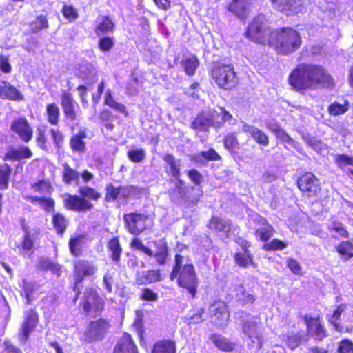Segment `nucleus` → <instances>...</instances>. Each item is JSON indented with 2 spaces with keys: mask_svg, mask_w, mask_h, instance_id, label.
<instances>
[{
  "mask_svg": "<svg viewBox=\"0 0 353 353\" xmlns=\"http://www.w3.org/2000/svg\"><path fill=\"white\" fill-rule=\"evenodd\" d=\"M288 82L294 90L300 93L319 86L330 88L334 85V79L324 67L306 63H299L292 69Z\"/></svg>",
  "mask_w": 353,
  "mask_h": 353,
  "instance_id": "f257e3e1",
  "label": "nucleus"
},
{
  "mask_svg": "<svg viewBox=\"0 0 353 353\" xmlns=\"http://www.w3.org/2000/svg\"><path fill=\"white\" fill-rule=\"evenodd\" d=\"M170 281H175L182 292H185L191 299L196 298L199 285L196 268L192 263H184V256L176 254L174 264L169 274Z\"/></svg>",
  "mask_w": 353,
  "mask_h": 353,
  "instance_id": "f03ea898",
  "label": "nucleus"
},
{
  "mask_svg": "<svg viewBox=\"0 0 353 353\" xmlns=\"http://www.w3.org/2000/svg\"><path fill=\"white\" fill-rule=\"evenodd\" d=\"M273 35L270 41V47L276 54L289 56L298 51L302 46L301 34L290 26H283L272 30Z\"/></svg>",
  "mask_w": 353,
  "mask_h": 353,
  "instance_id": "7ed1b4c3",
  "label": "nucleus"
},
{
  "mask_svg": "<svg viewBox=\"0 0 353 353\" xmlns=\"http://www.w3.org/2000/svg\"><path fill=\"white\" fill-rule=\"evenodd\" d=\"M79 195L67 193L63 197V207L68 211L77 213L86 212L94 208L91 201H97L102 195L97 189L83 185L79 188Z\"/></svg>",
  "mask_w": 353,
  "mask_h": 353,
  "instance_id": "20e7f679",
  "label": "nucleus"
},
{
  "mask_svg": "<svg viewBox=\"0 0 353 353\" xmlns=\"http://www.w3.org/2000/svg\"><path fill=\"white\" fill-rule=\"evenodd\" d=\"M210 77L219 88L225 91L234 90L240 84L238 74L230 63L214 64L211 69Z\"/></svg>",
  "mask_w": 353,
  "mask_h": 353,
  "instance_id": "39448f33",
  "label": "nucleus"
},
{
  "mask_svg": "<svg viewBox=\"0 0 353 353\" xmlns=\"http://www.w3.org/2000/svg\"><path fill=\"white\" fill-rule=\"evenodd\" d=\"M272 30L266 25L263 19L258 16L249 23L245 32V37L253 43L270 47V41L273 35Z\"/></svg>",
  "mask_w": 353,
  "mask_h": 353,
  "instance_id": "423d86ee",
  "label": "nucleus"
},
{
  "mask_svg": "<svg viewBox=\"0 0 353 353\" xmlns=\"http://www.w3.org/2000/svg\"><path fill=\"white\" fill-rule=\"evenodd\" d=\"M79 307L85 314L101 315L105 310V301L96 288L88 287L80 299Z\"/></svg>",
  "mask_w": 353,
  "mask_h": 353,
  "instance_id": "0eeeda50",
  "label": "nucleus"
},
{
  "mask_svg": "<svg viewBox=\"0 0 353 353\" xmlns=\"http://www.w3.org/2000/svg\"><path fill=\"white\" fill-rule=\"evenodd\" d=\"M296 185L301 191L302 196L318 199L321 196L322 187L319 178L312 172L301 173L296 181Z\"/></svg>",
  "mask_w": 353,
  "mask_h": 353,
  "instance_id": "6e6552de",
  "label": "nucleus"
},
{
  "mask_svg": "<svg viewBox=\"0 0 353 353\" xmlns=\"http://www.w3.org/2000/svg\"><path fill=\"white\" fill-rule=\"evenodd\" d=\"M97 272V267L91 261L78 259L74 262L73 274L74 283L72 287L76 292L74 301H77L81 294L82 283L86 277L93 276Z\"/></svg>",
  "mask_w": 353,
  "mask_h": 353,
  "instance_id": "1a4fd4ad",
  "label": "nucleus"
},
{
  "mask_svg": "<svg viewBox=\"0 0 353 353\" xmlns=\"http://www.w3.org/2000/svg\"><path fill=\"white\" fill-rule=\"evenodd\" d=\"M104 200L107 203L112 201H122L127 203L128 200L136 198L141 191L134 185L114 186L112 183H108L105 187Z\"/></svg>",
  "mask_w": 353,
  "mask_h": 353,
  "instance_id": "9d476101",
  "label": "nucleus"
},
{
  "mask_svg": "<svg viewBox=\"0 0 353 353\" xmlns=\"http://www.w3.org/2000/svg\"><path fill=\"white\" fill-rule=\"evenodd\" d=\"M111 327L108 319L99 317L88 322L83 332L84 341L92 343L103 341Z\"/></svg>",
  "mask_w": 353,
  "mask_h": 353,
  "instance_id": "9b49d317",
  "label": "nucleus"
},
{
  "mask_svg": "<svg viewBox=\"0 0 353 353\" xmlns=\"http://www.w3.org/2000/svg\"><path fill=\"white\" fill-rule=\"evenodd\" d=\"M148 214L138 211L126 213L123 215V221L127 231L134 236H138L148 229Z\"/></svg>",
  "mask_w": 353,
  "mask_h": 353,
  "instance_id": "f8f14e48",
  "label": "nucleus"
},
{
  "mask_svg": "<svg viewBox=\"0 0 353 353\" xmlns=\"http://www.w3.org/2000/svg\"><path fill=\"white\" fill-rule=\"evenodd\" d=\"M303 320L308 336L316 341H322L328 336L327 329L319 315L311 316L305 314L303 316Z\"/></svg>",
  "mask_w": 353,
  "mask_h": 353,
  "instance_id": "ddd939ff",
  "label": "nucleus"
},
{
  "mask_svg": "<svg viewBox=\"0 0 353 353\" xmlns=\"http://www.w3.org/2000/svg\"><path fill=\"white\" fill-rule=\"evenodd\" d=\"M274 8L285 15L292 17L302 12L305 8V0H270Z\"/></svg>",
  "mask_w": 353,
  "mask_h": 353,
  "instance_id": "4468645a",
  "label": "nucleus"
},
{
  "mask_svg": "<svg viewBox=\"0 0 353 353\" xmlns=\"http://www.w3.org/2000/svg\"><path fill=\"white\" fill-rule=\"evenodd\" d=\"M209 314L215 324L222 325L230 319V312L228 305L224 301L217 299L209 305Z\"/></svg>",
  "mask_w": 353,
  "mask_h": 353,
  "instance_id": "2eb2a0df",
  "label": "nucleus"
},
{
  "mask_svg": "<svg viewBox=\"0 0 353 353\" xmlns=\"http://www.w3.org/2000/svg\"><path fill=\"white\" fill-rule=\"evenodd\" d=\"M39 317L35 309H29L24 313V319L22 322L19 332V338L21 341L26 343L30 334L33 332L39 323Z\"/></svg>",
  "mask_w": 353,
  "mask_h": 353,
  "instance_id": "dca6fc26",
  "label": "nucleus"
},
{
  "mask_svg": "<svg viewBox=\"0 0 353 353\" xmlns=\"http://www.w3.org/2000/svg\"><path fill=\"white\" fill-rule=\"evenodd\" d=\"M10 130L24 143H28L32 139L33 130L26 117L14 119L10 124Z\"/></svg>",
  "mask_w": 353,
  "mask_h": 353,
  "instance_id": "f3484780",
  "label": "nucleus"
},
{
  "mask_svg": "<svg viewBox=\"0 0 353 353\" xmlns=\"http://www.w3.org/2000/svg\"><path fill=\"white\" fill-rule=\"evenodd\" d=\"M61 105L66 120L74 121L78 117L79 104L73 97L72 93L64 91L61 94Z\"/></svg>",
  "mask_w": 353,
  "mask_h": 353,
  "instance_id": "a211bd4d",
  "label": "nucleus"
},
{
  "mask_svg": "<svg viewBox=\"0 0 353 353\" xmlns=\"http://www.w3.org/2000/svg\"><path fill=\"white\" fill-rule=\"evenodd\" d=\"M112 353H139V350L132 335L123 332L117 341Z\"/></svg>",
  "mask_w": 353,
  "mask_h": 353,
  "instance_id": "6ab92c4d",
  "label": "nucleus"
},
{
  "mask_svg": "<svg viewBox=\"0 0 353 353\" xmlns=\"http://www.w3.org/2000/svg\"><path fill=\"white\" fill-rule=\"evenodd\" d=\"M153 244L155 250H151V254H148L149 257H154L157 265L163 266L167 263L169 256V248L165 239H161L158 241H154Z\"/></svg>",
  "mask_w": 353,
  "mask_h": 353,
  "instance_id": "aec40b11",
  "label": "nucleus"
},
{
  "mask_svg": "<svg viewBox=\"0 0 353 353\" xmlns=\"http://www.w3.org/2000/svg\"><path fill=\"white\" fill-rule=\"evenodd\" d=\"M256 223L261 226L254 230L255 237L262 242L266 243L275 234L274 228L268 222L266 218L259 216L255 221Z\"/></svg>",
  "mask_w": 353,
  "mask_h": 353,
  "instance_id": "412c9836",
  "label": "nucleus"
},
{
  "mask_svg": "<svg viewBox=\"0 0 353 353\" xmlns=\"http://www.w3.org/2000/svg\"><path fill=\"white\" fill-rule=\"evenodd\" d=\"M252 0H231L226 10L240 19L245 20L249 14Z\"/></svg>",
  "mask_w": 353,
  "mask_h": 353,
  "instance_id": "4be33fe9",
  "label": "nucleus"
},
{
  "mask_svg": "<svg viewBox=\"0 0 353 353\" xmlns=\"http://www.w3.org/2000/svg\"><path fill=\"white\" fill-rule=\"evenodd\" d=\"M220 112L212 110L208 115L211 127L215 129H220L223 127L226 122L230 121L233 117L224 107H219Z\"/></svg>",
  "mask_w": 353,
  "mask_h": 353,
  "instance_id": "5701e85b",
  "label": "nucleus"
},
{
  "mask_svg": "<svg viewBox=\"0 0 353 353\" xmlns=\"http://www.w3.org/2000/svg\"><path fill=\"white\" fill-rule=\"evenodd\" d=\"M87 137V129L85 128H80L77 133L71 135L69 145L73 153L82 154L85 152L86 142L85 139Z\"/></svg>",
  "mask_w": 353,
  "mask_h": 353,
  "instance_id": "b1692460",
  "label": "nucleus"
},
{
  "mask_svg": "<svg viewBox=\"0 0 353 353\" xmlns=\"http://www.w3.org/2000/svg\"><path fill=\"white\" fill-rule=\"evenodd\" d=\"M163 276L159 269H150L141 272H137L135 276V283L137 285L152 284L160 282Z\"/></svg>",
  "mask_w": 353,
  "mask_h": 353,
  "instance_id": "393cba45",
  "label": "nucleus"
},
{
  "mask_svg": "<svg viewBox=\"0 0 353 353\" xmlns=\"http://www.w3.org/2000/svg\"><path fill=\"white\" fill-rule=\"evenodd\" d=\"M0 98L3 100L21 101L23 99V96L8 81H3L0 85Z\"/></svg>",
  "mask_w": 353,
  "mask_h": 353,
  "instance_id": "a878e982",
  "label": "nucleus"
},
{
  "mask_svg": "<svg viewBox=\"0 0 353 353\" xmlns=\"http://www.w3.org/2000/svg\"><path fill=\"white\" fill-rule=\"evenodd\" d=\"M32 157V152L27 146H21L18 148H10L3 155L2 159L4 161H16L21 159H30Z\"/></svg>",
  "mask_w": 353,
  "mask_h": 353,
  "instance_id": "bb28decb",
  "label": "nucleus"
},
{
  "mask_svg": "<svg viewBox=\"0 0 353 353\" xmlns=\"http://www.w3.org/2000/svg\"><path fill=\"white\" fill-rule=\"evenodd\" d=\"M51 224L56 234L62 237L68 230L69 220L63 213L55 212L52 214Z\"/></svg>",
  "mask_w": 353,
  "mask_h": 353,
  "instance_id": "cd10ccee",
  "label": "nucleus"
},
{
  "mask_svg": "<svg viewBox=\"0 0 353 353\" xmlns=\"http://www.w3.org/2000/svg\"><path fill=\"white\" fill-rule=\"evenodd\" d=\"M150 353H176V341L170 339L158 340L153 344Z\"/></svg>",
  "mask_w": 353,
  "mask_h": 353,
  "instance_id": "c85d7f7f",
  "label": "nucleus"
},
{
  "mask_svg": "<svg viewBox=\"0 0 353 353\" xmlns=\"http://www.w3.org/2000/svg\"><path fill=\"white\" fill-rule=\"evenodd\" d=\"M169 195L172 200H183L185 203H191L195 205L198 202V199L190 201L187 196L186 187L184 185L183 181L178 179V181L174 189L169 190Z\"/></svg>",
  "mask_w": 353,
  "mask_h": 353,
  "instance_id": "c756f323",
  "label": "nucleus"
},
{
  "mask_svg": "<svg viewBox=\"0 0 353 353\" xmlns=\"http://www.w3.org/2000/svg\"><path fill=\"white\" fill-rule=\"evenodd\" d=\"M61 179L65 185L72 183L78 185L80 179V172L70 166L68 163L62 164Z\"/></svg>",
  "mask_w": 353,
  "mask_h": 353,
  "instance_id": "7c9ffc66",
  "label": "nucleus"
},
{
  "mask_svg": "<svg viewBox=\"0 0 353 353\" xmlns=\"http://www.w3.org/2000/svg\"><path fill=\"white\" fill-rule=\"evenodd\" d=\"M25 199L33 204H39L46 212H55V201L50 196L47 197L28 195L26 196Z\"/></svg>",
  "mask_w": 353,
  "mask_h": 353,
  "instance_id": "2f4dec72",
  "label": "nucleus"
},
{
  "mask_svg": "<svg viewBox=\"0 0 353 353\" xmlns=\"http://www.w3.org/2000/svg\"><path fill=\"white\" fill-rule=\"evenodd\" d=\"M114 30L115 23L110 17L107 15L102 16L101 21H99L94 28V32L98 37L113 33Z\"/></svg>",
  "mask_w": 353,
  "mask_h": 353,
  "instance_id": "473e14b6",
  "label": "nucleus"
},
{
  "mask_svg": "<svg viewBox=\"0 0 353 353\" xmlns=\"http://www.w3.org/2000/svg\"><path fill=\"white\" fill-rule=\"evenodd\" d=\"M208 229L217 232L228 233L231 230L230 223L222 218L213 215L207 225Z\"/></svg>",
  "mask_w": 353,
  "mask_h": 353,
  "instance_id": "72a5a7b5",
  "label": "nucleus"
},
{
  "mask_svg": "<svg viewBox=\"0 0 353 353\" xmlns=\"http://www.w3.org/2000/svg\"><path fill=\"white\" fill-rule=\"evenodd\" d=\"M233 258L235 263L240 268H246L248 266H252L256 268L257 267V263L251 252H236L234 254Z\"/></svg>",
  "mask_w": 353,
  "mask_h": 353,
  "instance_id": "f704fd0d",
  "label": "nucleus"
},
{
  "mask_svg": "<svg viewBox=\"0 0 353 353\" xmlns=\"http://www.w3.org/2000/svg\"><path fill=\"white\" fill-rule=\"evenodd\" d=\"M104 105H106L111 109L123 114L125 117L129 115L126 106L121 103H119L114 99L111 90H108L105 93L104 97Z\"/></svg>",
  "mask_w": 353,
  "mask_h": 353,
  "instance_id": "c9c22d12",
  "label": "nucleus"
},
{
  "mask_svg": "<svg viewBox=\"0 0 353 353\" xmlns=\"http://www.w3.org/2000/svg\"><path fill=\"white\" fill-rule=\"evenodd\" d=\"M163 160L169 166L168 170H166L167 174L174 179H179L181 176V168L180 164L179 163L180 161H177L175 157L170 153L165 154L163 157Z\"/></svg>",
  "mask_w": 353,
  "mask_h": 353,
  "instance_id": "e433bc0d",
  "label": "nucleus"
},
{
  "mask_svg": "<svg viewBox=\"0 0 353 353\" xmlns=\"http://www.w3.org/2000/svg\"><path fill=\"white\" fill-rule=\"evenodd\" d=\"M13 175V168L10 165L6 163L0 164V190L8 189Z\"/></svg>",
  "mask_w": 353,
  "mask_h": 353,
  "instance_id": "4c0bfd02",
  "label": "nucleus"
},
{
  "mask_svg": "<svg viewBox=\"0 0 353 353\" xmlns=\"http://www.w3.org/2000/svg\"><path fill=\"white\" fill-rule=\"evenodd\" d=\"M210 339L216 347L221 351L230 352L235 348L234 343L221 334H214L211 336Z\"/></svg>",
  "mask_w": 353,
  "mask_h": 353,
  "instance_id": "58836bf2",
  "label": "nucleus"
},
{
  "mask_svg": "<svg viewBox=\"0 0 353 353\" xmlns=\"http://www.w3.org/2000/svg\"><path fill=\"white\" fill-rule=\"evenodd\" d=\"M61 112L59 106L54 103H48L46 106V117L47 122L53 126L59 123Z\"/></svg>",
  "mask_w": 353,
  "mask_h": 353,
  "instance_id": "ea45409f",
  "label": "nucleus"
},
{
  "mask_svg": "<svg viewBox=\"0 0 353 353\" xmlns=\"http://www.w3.org/2000/svg\"><path fill=\"white\" fill-rule=\"evenodd\" d=\"M85 236L83 234H79L71 236L68 241V247L70 254L79 257L83 254V245L84 244Z\"/></svg>",
  "mask_w": 353,
  "mask_h": 353,
  "instance_id": "a19ab883",
  "label": "nucleus"
},
{
  "mask_svg": "<svg viewBox=\"0 0 353 353\" xmlns=\"http://www.w3.org/2000/svg\"><path fill=\"white\" fill-rule=\"evenodd\" d=\"M336 250L345 261L353 258V238L350 240L341 241L336 246Z\"/></svg>",
  "mask_w": 353,
  "mask_h": 353,
  "instance_id": "79ce46f5",
  "label": "nucleus"
},
{
  "mask_svg": "<svg viewBox=\"0 0 353 353\" xmlns=\"http://www.w3.org/2000/svg\"><path fill=\"white\" fill-rule=\"evenodd\" d=\"M28 26L29 32L32 34H38L43 30L48 29L50 26L47 17L43 14L37 16Z\"/></svg>",
  "mask_w": 353,
  "mask_h": 353,
  "instance_id": "37998d69",
  "label": "nucleus"
},
{
  "mask_svg": "<svg viewBox=\"0 0 353 353\" xmlns=\"http://www.w3.org/2000/svg\"><path fill=\"white\" fill-rule=\"evenodd\" d=\"M347 308V305L346 303H341L336 305L327 319L328 323L332 325L337 332H341L343 331V327L339 324V321L342 313L344 312Z\"/></svg>",
  "mask_w": 353,
  "mask_h": 353,
  "instance_id": "c03bdc74",
  "label": "nucleus"
},
{
  "mask_svg": "<svg viewBox=\"0 0 353 353\" xmlns=\"http://www.w3.org/2000/svg\"><path fill=\"white\" fill-rule=\"evenodd\" d=\"M190 127L195 131L208 132L211 125L208 116L204 112H201L193 119Z\"/></svg>",
  "mask_w": 353,
  "mask_h": 353,
  "instance_id": "a18cd8bd",
  "label": "nucleus"
},
{
  "mask_svg": "<svg viewBox=\"0 0 353 353\" xmlns=\"http://www.w3.org/2000/svg\"><path fill=\"white\" fill-rule=\"evenodd\" d=\"M107 248L111 253V259L117 263H119L121 260L123 250L119 237L114 236L111 238L107 243Z\"/></svg>",
  "mask_w": 353,
  "mask_h": 353,
  "instance_id": "49530a36",
  "label": "nucleus"
},
{
  "mask_svg": "<svg viewBox=\"0 0 353 353\" xmlns=\"http://www.w3.org/2000/svg\"><path fill=\"white\" fill-rule=\"evenodd\" d=\"M246 132L250 134L252 138L259 145L263 147H266L269 145L268 136L261 129L254 126H249Z\"/></svg>",
  "mask_w": 353,
  "mask_h": 353,
  "instance_id": "de8ad7c7",
  "label": "nucleus"
},
{
  "mask_svg": "<svg viewBox=\"0 0 353 353\" xmlns=\"http://www.w3.org/2000/svg\"><path fill=\"white\" fill-rule=\"evenodd\" d=\"M181 65L185 74L188 76L192 77L195 74L196 70L199 68L200 61L196 55H191L183 59L181 61Z\"/></svg>",
  "mask_w": 353,
  "mask_h": 353,
  "instance_id": "09e8293b",
  "label": "nucleus"
},
{
  "mask_svg": "<svg viewBox=\"0 0 353 353\" xmlns=\"http://www.w3.org/2000/svg\"><path fill=\"white\" fill-rule=\"evenodd\" d=\"M224 148L230 153L235 152L240 146L236 132L226 134L223 139Z\"/></svg>",
  "mask_w": 353,
  "mask_h": 353,
  "instance_id": "8fccbe9b",
  "label": "nucleus"
},
{
  "mask_svg": "<svg viewBox=\"0 0 353 353\" xmlns=\"http://www.w3.org/2000/svg\"><path fill=\"white\" fill-rule=\"evenodd\" d=\"M31 188L39 193L43 194H51V193L54 190L53 185L49 179H40L37 181L32 183L30 185Z\"/></svg>",
  "mask_w": 353,
  "mask_h": 353,
  "instance_id": "3c124183",
  "label": "nucleus"
},
{
  "mask_svg": "<svg viewBox=\"0 0 353 353\" xmlns=\"http://www.w3.org/2000/svg\"><path fill=\"white\" fill-rule=\"evenodd\" d=\"M350 108V103L347 100H345L343 104L337 101H334L327 107V112L330 116L336 117L346 113Z\"/></svg>",
  "mask_w": 353,
  "mask_h": 353,
  "instance_id": "603ef678",
  "label": "nucleus"
},
{
  "mask_svg": "<svg viewBox=\"0 0 353 353\" xmlns=\"http://www.w3.org/2000/svg\"><path fill=\"white\" fill-rule=\"evenodd\" d=\"M135 314L136 317L133 322V327L137 333L139 341H141L144 340V334L145 333L143 324L144 314L140 310H137Z\"/></svg>",
  "mask_w": 353,
  "mask_h": 353,
  "instance_id": "864d4df0",
  "label": "nucleus"
},
{
  "mask_svg": "<svg viewBox=\"0 0 353 353\" xmlns=\"http://www.w3.org/2000/svg\"><path fill=\"white\" fill-rule=\"evenodd\" d=\"M21 288L24 293V296L27 300L28 304L32 303V294L38 289L39 285L35 282L28 281L23 279L21 284Z\"/></svg>",
  "mask_w": 353,
  "mask_h": 353,
  "instance_id": "5fc2aeb1",
  "label": "nucleus"
},
{
  "mask_svg": "<svg viewBox=\"0 0 353 353\" xmlns=\"http://www.w3.org/2000/svg\"><path fill=\"white\" fill-rule=\"evenodd\" d=\"M241 288H242V290L240 293L236 294L237 303L241 307H245L248 305H252L256 301L255 296L248 293L242 285H241Z\"/></svg>",
  "mask_w": 353,
  "mask_h": 353,
  "instance_id": "6e6d98bb",
  "label": "nucleus"
},
{
  "mask_svg": "<svg viewBox=\"0 0 353 353\" xmlns=\"http://www.w3.org/2000/svg\"><path fill=\"white\" fill-rule=\"evenodd\" d=\"M128 159L134 163H139L146 158V152L143 148H134L128 151Z\"/></svg>",
  "mask_w": 353,
  "mask_h": 353,
  "instance_id": "4d7b16f0",
  "label": "nucleus"
},
{
  "mask_svg": "<svg viewBox=\"0 0 353 353\" xmlns=\"http://www.w3.org/2000/svg\"><path fill=\"white\" fill-rule=\"evenodd\" d=\"M287 247V243L279 239H273L270 242L264 243L263 249L266 252L280 251L285 249Z\"/></svg>",
  "mask_w": 353,
  "mask_h": 353,
  "instance_id": "13d9d810",
  "label": "nucleus"
},
{
  "mask_svg": "<svg viewBox=\"0 0 353 353\" xmlns=\"http://www.w3.org/2000/svg\"><path fill=\"white\" fill-rule=\"evenodd\" d=\"M50 134L54 146L58 150L61 149L65 144V136L63 132L57 128H51Z\"/></svg>",
  "mask_w": 353,
  "mask_h": 353,
  "instance_id": "bf43d9fd",
  "label": "nucleus"
},
{
  "mask_svg": "<svg viewBox=\"0 0 353 353\" xmlns=\"http://www.w3.org/2000/svg\"><path fill=\"white\" fill-rule=\"evenodd\" d=\"M330 232H334L341 238L347 239L350 236L349 232L347 230L344 225L338 221H332V224L327 228Z\"/></svg>",
  "mask_w": 353,
  "mask_h": 353,
  "instance_id": "052dcab7",
  "label": "nucleus"
},
{
  "mask_svg": "<svg viewBox=\"0 0 353 353\" xmlns=\"http://www.w3.org/2000/svg\"><path fill=\"white\" fill-rule=\"evenodd\" d=\"M114 37L101 36L98 40L97 46L101 52H109L114 46Z\"/></svg>",
  "mask_w": 353,
  "mask_h": 353,
  "instance_id": "680f3d73",
  "label": "nucleus"
},
{
  "mask_svg": "<svg viewBox=\"0 0 353 353\" xmlns=\"http://www.w3.org/2000/svg\"><path fill=\"white\" fill-rule=\"evenodd\" d=\"M303 336L300 333H292V334L287 336L285 339V344L288 348L293 350L301 344Z\"/></svg>",
  "mask_w": 353,
  "mask_h": 353,
  "instance_id": "e2e57ef3",
  "label": "nucleus"
},
{
  "mask_svg": "<svg viewBox=\"0 0 353 353\" xmlns=\"http://www.w3.org/2000/svg\"><path fill=\"white\" fill-rule=\"evenodd\" d=\"M334 163L338 168L342 169L346 166L353 165V157L344 154H339L334 157Z\"/></svg>",
  "mask_w": 353,
  "mask_h": 353,
  "instance_id": "0e129e2a",
  "label": "nucleus"
},
{
  "mask_svg": "<svg viewBox=\"0 0 353 353\" xmlns=\"http://www.w3.org/2000/svg\"><path fill=\"white\" fill-rule=\"evenodd\" d=\"M39 268L43 271L50 270L55 273H59L60 266L47 259H41L39 262Z\"/></svg>",
  "mask_w": 353,
  "mask_h": 353,
  "instance_id": "69168bd1",
  "label": "nucleus"
},
{
  "mask_svg": "<svg viewBox=\"0 0 353 353\" xmlns=\"http://www.w3.org/2000/svg\"><path fill=\"white\" fill-rule=\"evenodd\" d=\"M36 143L39 148L43 150H46L48 149V138L46 134V130L40 127L37 129Z\"/></svg>",
  "mask_w": 353,
  "mask_h": 353,
  "instance_id": "338daca9",
  "label": "nucleus"
},
{
  "mask_svg": "<svg viewBox=\"0 0 353 353\" xmlns=\"http://www.w3.org/2000/svg\"><path fill=\"white\" fill-rule=\"evenodd\" d=\"M337 353H353V342L344 339L339 343Z\"/></svg>",
  "mask_w": 353,
  "mask_h": 353,
  "instance_id": "774afa93",
  "label": "nucleus"
}]
</instances>
